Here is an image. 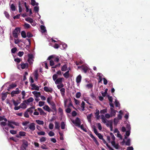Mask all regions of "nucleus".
<instances>
[{
	"instance_id": "obj_1",
	"label": "nucleus",
	"mask_w": 150,
	"mask_h": 150,
	"mask_svg": "<svg viewBox=\"0 0 150 150\" xmlns=\"http://www.w3.org/2000/svg\"><path fill=\"white\" fill-rule=\"evenodd\" d=\"M21 29L20 28L17 27L13 32V35L15 38H17L20 33Z\"/></svg>"
},
{
	"instance_id": "obj_2",
	"label": "nucleus",
	"mask_w": 150,
	"mask_h": 150,
	"mask_svg": "<svg viewBox=\"0 0 150 150\" xmlns=\"http://www.w3.org/2000/svg\"><path fill=\"white\" fill-rule=\"evenodd\" d=\"M22 142L23 143L21 147V149H22L23 148L25 149L26 148L28 147V142L25 139H23L22 140Z\"/></svg>"
},
{
	"instance_id": "obj_3",
	"label": "nucleus",
	"mask_w": 150,
	"mask_h": 150,
	"mask_svg": "<svg viewBox=\"0 0 150 150\" xmlns=\"http://www.w3.org/2000/svg\"><path fill=\"white\" fill-rule=\"evenodd\" d=\"M72 122L75 124L76 126L80 127L81 124V121L79 118L78 117L76 118L75 121H72Z\"/></svg>"
},
{
	"instance_id": "obj_4",
	"label": "nucleus",
	"mask_w": 150,
	"mask_h": 150,
	"mask_svg": "<svg viewBox=\"0 0 150 150\" xmlns=\"http://www.w3.org/2000/svg\"><path fill=\"white\" fill-rule=\"evenodd\" d=\"M28 128L31 131H33L35 129V124L34 123H31L28 126Z\"/></svg>"
},
{
	"instance_id": "obj_5",
	"label": "nucleus",
	"mask_w": 150,
	"mask_h": 150,
	"mask_svg": "<svg viewBox=\"0 0 150 150\" xmlns=\"http://www.w3.org/2000/svg\"><path fill=\"white\" fill-rule=\"evenodd\" d=\"M25 20L26 21L30 23L33 26H35L36 25L35 23H34V24H32V23H33V20L32 18L29 17L27 18H25Z\"/></svg>"
},
{
	"instance_id": "obj_6",
	"label": "nucleus",
	"mask_w": 150,
	"mask_h": 150,
	"mask_svg": "<svg viewBox=\"0 0 150 150\" xmlns=\"http://www.w3.org/2000/svg\"><path fill=\"white\" fill-rule=\"evenodd\" d=\"M33 100L34 99L33 98L30 97L28 99L24 100L23 102L25 103L26 104H28L29 103L32 102Z\"/></svg>"
},
{
	"instance_id": "obj_7",
	"label": "nucleus",
	"mask_w": 150,
	"mask_h": 150,
	"mask_svg": "<svg viewBox=\"0 0 150 150\" xmlns=\"http://www.w3.org/2000/svg\"><path fill=\"white\" fill-rule=\"evenodd\" d=\"M90 137L93 140L94 142H95L96 144L97 145H99V143L98 142L97 140H96V138L92 134H90Z\"/></svg>"
},
{
	"instance_id": "obj_8",
	"label": "nucleus",
	"mask_w": 150,
	"mask_h": 150,
	"mask_svg": "<svg viewBox=\"0 0 150 150\" xmlns=\"http://www.w3.org/2000/svg\"><path fill=\"white\" fill-rule=\"evenodd\" d=\"M43 109L48 111L49 112H50L51 111H52L49 106L47 105H45L43 107Z\"/></svg>"
},
{
	"instance_id": "obj_9",
	"label": "nucleus",
	"mask_w": 150,
	"mask_h": 150,
	"mask_svg": "<svg viewBox=\"0 0 150 150\" xmlns=\"http://www.w3.org/2000/svg\"><path fill=\"white\" fill-rule=\"evenodd\" d=\"M50 104L51 105L52 109L54 111H56L57 110V109L55 103L53 101H52Z\"/></svg>"
},
{
	"instance_id": "obj_10",
	"label": "nucleus",
	"mask_w": 150,
	"mask_h": 150,
	"mask_svg": "<svg viewBox=\"0 0 150 150\" xmlns=\"http://www.w3.org/2000/svg\"><path fill=\"white\" fill-rule=\"evenodd\" d=\"M31 86L33 87L32 88V90H35L37 91H38L39 89V88L38 86L36 85L35 84H33L31 85Z\"/></svg>"
},
{
	"instance_id": "obj_11",
	"label": "nucleus",
	"mask_w": 150,
	"mask_h": 150,
	"mask_svg": "<svg viewBox=\"0 0 150 150\" xmlns=\"http://www.w3.org/2000/svg\"><path fill=\"white\" fill-rule=\"evenodd\" d=\"M44 89L46 92H49L50 93H52L53 91V90L52 88H49L47 86H45L44 87Z\"/></svg>"
},
{
	"instance_id": "obj_12",
	"label": "nucleus",
	"mask_w": 150,
	"mask_h": 150,
	"mask_svg": "<svg viewBox=\"0 0 150 150\" xmlns=\"http://www.w3.org/2000/svg\"><path fill=\"white\" fill-rule=\"evenodd\" d=\"M38 110L39 111L40 115H46V113H45L44 111L40 108H38Z\"/></svg>"
},
{
	"instance_id": "obj_13",
	"label": "nucleus",
	"mask_w": 150,
	"mask_h": 150,
	"mask_svg": "<svg viewBox=\"0 0 150 150\" xmlns=\"http://www.w3.org/2000/svg\"><path fill=\"white\" fill-rule=\"evenodd\" d=\"M81 75H79L76 78V82L78 83L81 82Z\"/></svg>"
},
{
	"instance_id": "obj_14",
	"label": "nucleus",
	"mask_w": 150,
	"mask_h": 150,
	"mask_svg": "<svg viewBox=\"0 0 150 150\" xmlns=\"http://www.w3.org/2000/svg\"><path fill=\"white\" fill-rule=\"evenodd\" d=\"M22 4H23V5H24L25 6L26 8V12H28L29 11L30 9H29V6H27L26 5V2H24L23 1H22Z\"/></svg>"
},
{
	"instance_id": "obj_15",
	"label": "nucleus",
	"mask_w": 150,
	"mask_h": 150,
	"mask_svg": "<svg viewBox=\"0 0 150 150\" xmlns=\"http://www.w3.org/2000/svg\"><path fill=\"white\" fill-rule=\"evenodd\" d=\"M63 79V78H60L57 79L55 81V83L56 84H59L60 83H61L62 81V79Z\"/></svg>"
},
{
	"instance_id": "obj_16",
	"label": "nucleus",
	"mask_w": 150,
	"mask_h": 150,
	"mask_svg": "<svg viewBox=\"0 0 150 150\" xmlns=\"http://www.w3.org/2000/svg\"><path fill=\"white\" fill-rule=\"evenodd\" d=\"M93 114L91 113L87 116V119L88 122H91V117L93 116Z\"/></svg>"
},
{
	"instance_id": "obj_17",
	"label": "nucleus",
	"mask_w": 150,
	"mask_h": 150,
	"mask_svg": "<svg viewBox=\"0 0 150 150\" xmlns=\"http://www.w3.org/2000/svg\"><path fill=\"white\" fill-rule=\"evenodd\" d=\"M69 71H68L65 72L63 76L64 77L67 79L69 77Z\"/></svg>"
},
{
	"instance_id": "obj_18",
	"label": "nucleus",
	"mask_w": 150,
	"mask_h": 150,
	"mask_svg": "<svg viewBox=\"0 0 150 150\" xmlns=\"http://www.w3.org/2000/svg\"><path fill=\"white\" fill-rule=\"evenodd\" d=\"M80 67L82 68V70L85 73H86L87 72L88 70V67H85L82 66H81Z\"/></svg>"
},
{
	"instance_id": "obj_19",
	"label": "nucleus",
	"mask_w": 150,
	"mask_h": 150,
	"mask_svg": "<svg viewBox=\"0 0 150 150\" xmlns=\"http://www.w3.org/2000/svg\"><path fill=\"white\" fill-rule=\"evenodd\" d=\"M7 96V94L6 93H2L1 99L3 101H4L6 98Z\"/></svg>"
},
{
	"instance_id": "obj_20",
	"label": "nucleus",
	"mask_w": 150,
	"mask_h": 150,
	"mask_svg": "<svg viewBox=\"0 0 150 150\" xmlns=\"http://www.w3.org/2000/svg\"><path fill=\"white\" fill-rule=\"evenodd\" d=\"M20 93L18 91H13L11 92V94L12 97H13L15 96V94H18Z\"/></svg>"
},
{
	"instance_id": "obj_21",
	"label": "nucleus",
	"mask_w": 150,
	"mask_h": 150,
	"mask_svg": "<svg viewBox=\"0 0 150 150\" xmlns=\"http://www.w3.org/2000/svg\"><path fill=\"white\" fill-rule=\"evenodd\" d=\"M40 28L42 30V32L45 33L47 31L45 27L43 25H41L40 26Z\"/></svg>"
},
{
	"instance_id": "obj_22",
	"label": "nucleus",
	"mask_w": 150,
	"mask_h": 150,
	"mask_svg": "<svg viewBox=\"0 0 150 150\" xmlns=\"http://www.w3.org/2000/svg\"><path fill=\"white\" fill-rule=\"evenodd\" d=\"M17 85L16 83H12L9 86V89H13L17 86Z\"/></svg>"
},
{
	"instance_id": "obj_23",
	"label": "nucleus",
	"mask_w": 150,
	"mask_h": 150,
	"mask_svg": "<svg viewBox=\"0 0 150 150\" xmlns=\"http://www.w3.org/2000/svg\"><path fill=\"white\" fill-rule=\"evenodd\" d=\"M26 103H23L20 104V105L21 108L25 109L26 108L27 106L25 104Z\"/></svg>"
},
{
	"instance_id": "obj_24",
	"label": "nucleus",
	"mask_w": 150,
	"mask_h": 150,
	"mask_svg": "<svg viewBox=\"0 0 150 150\" xmlns=\"http://www.w3.org/2000/svg\"><path fill=\"white\" fill-rule=\"evenodd\" d=\"M28 66V64L27 63H22L21 65V68L22 69H25Z\"/></svg>"
},
{
	"instance_id": "obj_25",
	"label": "nucleus",
	"mask_w": 150,
	"mask_h": 150,
	"mask_svg": "<svg viewBox=\"0 0 150 150\" xmlns=\"http://www.w3.org/2000/svg\"><path fill=\"white\" fill-rule=\"evenodd\" d=\"M67 66L66 64H64L62 67L61 70L62 71H65L67 70Z\"/></svg>"
},
{
	"instance_id": "obj_26",
	"label": "nucleus",
	"mask_w": 150,
	"mask_h": 150,
	"mask_svg": "<svg viewBox=\"0 0 150 150\" xmlns=\"http://www.w3.org/2000/svg\"><path fill=\"white\" fill-rule=\"evenodd\" d=\"M110 109L111 110V114L115 116V115L116 110H115L112 108H110Z\"/></svg>"
},
{
	"instance_id": "obj_27",
	"label": "nucleus",
	"mask_w": 150,
	"mask_h": 150,
	"mask_svg": "<svg viewBox=\"0 0 150 150\" xmlns=\"http://www.w3.org/2000/svg\"><path fill=\"white\" fill-rule=\"evenodd\" d=\"M60 126L58 122H55V128L56 129H59Z\"/></svg>"
},
{
	"instance_id": "obj_28",
	"label": "nucleus",
	"mask_w": 150,
	"mask_h": 150,
	"mask_svg": "<svg viewBox=\"0 0 150 150\" xmlns=\"http://www.w3.org/2000/svg\"><path fill=\"white\" fill-rule=\"evenodd\" d=\"M21 36L24 38H25L27 36L26 35V34L24 31H23L21 32Z\"/></svg>"
},
{
	"instance_id": "obj_29",
	"label": "nucleus",
	"mask_w": 150,
	"mask_h": 150,
	"mask_svg": "<svg viewBox=\"0 0 150 150\" xmlns=\"http://www.w3.org/2000/svg\"><path fill=\"white\" fill-rule=\"evenodd\" d=\"M36 122L38 124L40 125H43L44 123L43 121H41L38 120H36Z\"/></svg>"
},
{
	"instance_id": "obj_30",
	"label": "nucleus",
	"mask_w": 150,
	"mask_h": 150,
	"mask_svg": "<svg viewBox=\"0 0 150 150\" xmlns=\"http://www.w3.org/2000/svg\"><path fill=\"white\" fill-rule=\"evenodd\" d=\"M85 103L84 101H82V103L81 104V107L82 108V111H84L85 110Z\"/></svg>"
},
{
	"instance_id": "obj_31",
	"label": "nucleus",
	"mask_w": 150,
	"mask_h": 150,
	"mask_svg": "<svg viewBox=\"0 0 150 150\" xmlns=\"http://www.w3.org/2000/svg\"><path fill=\"white\" fill-rule=\"evenodd\" d=\"M19 134L21 136L24 137L25 136L26 133L24 132L21 131L19 132Z\"/></svg>"
},
{
	"instance_id": "obj_32",
	"label": "nucleus",
	"mask_w": 150,
	"mask_h": 150,
	"mask_svg": "<svg viewBox=\"0 0 150 150\" xmlns=\"http://www.w3.org/2000/svg\"><path fill=\"white\" fill-rule=\"evenodd\" d=\"M108 110L107 108H106L105 109L102 110L100 111V113L101 114H105V113L107 112Z\"/></svg>"
},
{
	"instance_id": "obj_33",
	"label": "nucleus",
	"mask_w": 150,
	"mask_h": 150,
	"mask_svg": "<svg viewBox=\"0 0 150 150\" xmlns=\"http://www.w3.org/2000/svg\"><path fill=\"white\" fill-rule=\"evenodd\" d=\"M60 91L61 92V94L62 96H63L64 95V93L65 92V89L64 88H62L60 89Z\"/></svg>"
},
{
	"instance_id": "obj_34",
	"label": "nucleus",
	"mask_w": 150,
	"mask_h": 150,
	"mask_svg": "<svg viewBox=\"0 0 150 150\" xmlns=\"http://www.w3.org/2000/svg\"><path fill=\"white\" fill-rule=\"evenodd\" d=\"M115 104L116 107H119L120 106V104L119 102L117 100H115Z\"/></svg>"
},
{
	"instance_id": "obj_35",
	"label": "nucleus",
	"mask_w": 150,
	"mask_h": 150,
	"mask_svg": "<svg viewBox=\"0 0 150 150\" xmlns=\"http://www.w3.org/2000/svg\"><path fill=\"white\" fill-rule=\"evenodd\" d=\"M45 133L44 131H40L37 132V134L39 136L44 135Z\"/></svg>"
},
{
	"instance_id": "obj_36",
	"label": "nucleus",
	"mask_w": 150,
	"mask_h": 150,
	"mask_svg": "<svg viewBox=\"0 0 150 150\" xmlns=\"http://www.w3.org/2000/svg\"><path fill=\"white\" fill-rule=\"evenodd\" d=\"M8 122H11V123L15 125L19 126V123L18 122H15L13 121H8Z\"/></svg>"
},
{
	"instance_id": "obj_37",
	"label": "nucleus",
	"mask_w": 150,
	"mask_h": 150,
	"mask_svg": "<svg viewBox=\"0 0 150 150\" xmlns=\"http://www.w3.org/2000/svg\"><path fill=\"white\" fill-rule=\"evenodd\" d=\"M24 26L25 28H29L31 27L29 24L26 23H25Z\"/></svg>"
},
{
	"instance_id": "obj_38",
	"label": "nucleus",
	"mask_w": 150,
	"mask_h": 150,
	"mask_svg": "<svg viewBox=\"0 0 150 150\" xmlns=\"http://www.w3.org/2000/svg\"><path fill=\"white\" fill-rule=\"evenodd\" d=\"M31 4L33 6H34L35 5H38V3H36L35 0H31Z\"/></svg>"
},
{
	"instance_id": "obj_39",
	"label": "nucleus",
	"mask_w": 150,
	"mask_h": 150,
	"mask_svg": "<svg viewBox=\"0 0 150 150\" xmlns=\"http://www.w3.org/2000/svg\"><path fill=\"white\" fill-rule=\"evenodd\" d=\"M93 130L94 132V133L95 134L97 135V134H98L99 133L98 132L96 128V127L95 126H93Z\"/></svg>"
},
{
	"instance_id": "obj_40",
	"label": "nucleus",
	"mask_w": 150,
	"mask_h": 150,
	"mask_svg": "<svg viewBox=\"0 0 150 150\" xmlns=\"http://www.w3.org/2000/svg\"><path fill=\"white\" fill-rule=\"evenodd\" d=\"M65 125L64 122H62L61 123V128L62 129H64L65 128Z\"/></svg>"
},
{
	"instance_id": "obj_41",
	"label": "nucleus",
	"mask_w": 150,
	"mask_h": 150,
	"mask_svg": "<svg viewBox=\"0 0 150 150\" xmlns=\"http://www.w3.org/2000/svg\"><path fill=\"white\" fill-rule=\"evenodd\" d=\"M108 90V89L106 88L105 89L104 92H102L101 94L103 97H104L106 96V94L107 93Z\"/></svg>"
},
{
	"instance_id": "obj_42",
	"label": "nucleus",
	"mask_w": 150,
	"mask_h": 150,
	"mask_svg": "<svg viewBox=\"0 0 150 150\" xmlns=\"http://www.w3.org/2000/svg\"><path fill=\"white\" fill-rule=\"evenodd\" d=\"M11 10L13 11H15L16 10V7L15 5L12 4L11 5Z\"/></svg>"
},
{
	"instance_id": "obj_43",
	"label": "nucleus",
	"mask_w": 150,
	"mask_h": 150,
	"mask_svg": "<svg viewBox=\"0 0 150 150\" xmlns=\"http://www.w3.org/2000/svg\"><path fill=\"white\" fill-rule=\"evenodd\" d=\"M46 140V137H42L40 139V141L41 142H45Z\"/></svg>"
},
{
	"instance_id": "obj_44",
	"label": "nucleus",
	"mask_w": 150,
	"mask_h": 150,
	"mask_svg": "<svg viewBox=\"0 0 150 150\" xmlns=\"http://www.w3.org/2000/svg\"><path fill=\"white\" fill-rule=\"evenodd\" d=\"M26 110L28 112H29L30 115H31L33 112V110L30 108Z\"/></svg>"
},
{
	"instance_id": "obj_45",
	"label": "nucleus",
	"mask_w": 150,
	"mask_h": 150,
	"mask_svg": "<svg viewBox=\"0 0 150 150\" xmlns=\"http://www.w3.org/2000/svg\"><path fill=\"white\" fill-rule=\"evenodd\" d=\"M125 144L127 146H130V139H128L126 142Z\"/></svg>"
},
{
	"instance_id": "obj_46",
	"label": "nucleus",
	"mask_w": 150,
	"mask_h": 150,
	"mask_svg": "<svg viewBox=\"0 0 150 150\" xmlns=\"http://www.w3.org/2000/svg\"><path fill=\"white\" fill-rule=\"evenodd\" d=\"M27 36L28 38H31L33 36V35L31 33L29 32H28L27 33Z\"/></svg>"
},
{
	"instance_id": "obj_47",
	"label": "nucleus",
	"mask_w": 150,
	"mask_h": 150,
	"mask_svg": "<svg viewBox=\"0 0 150 150\" xmlns=\"http://www.w3.org/2000/svg\"><path fill=\"white\" fill-rule=\"evenodd\" d=\"M81 95V93L80 92H78L76 93V98H78L80 97Z\"/></svg>"
},
{
	"instance_id": "obj_48",
	"label": "nucleus",
	"mask_w": 150,
	"mask_h": 150,
	"mask_svg": "<svg viewBox=\"0 0 150 150\" xmlns=\"http://www.w3.org/2000/svg\"><path fill=\"white\" fill-rule=\"evenodd\" d=\"M54 57H55V55H52L49 56L48 57L47 60H50L54 58Z\"/></svg>"
},
{
	"instance_id": "obj_49",
	"label": "nucleus",
	"mask_w": 150,
	"mask_h": 150,
	"mask_svg": "<svg viewBox=\"0 0 150 150\" xmlns=\"http://www.w3.org/2000/svg\"><path fill=\"white\" fill-rule=\"evenodd\" d=\"M24 116L25 117L27 118H28L29 117V115L28 114V112L27 111V110L24 113Z\"/></svg>"
},
{
	"instance_id": "obj_50",
	"label": "nucleus",
	"mask_w": 150,
	"mask_h": 150,
	"mask_svg": "<svg viewBox=\"0 0 150 150\" xmlns=\"http://www.w3.org/2000/svg\"><path fill=\"white\" fill-rule=\"evenodd\" d=\"M29 123V121H25L22 123V124L23 125L25 126L27 125Z\"/></svg>"
},
{
	"instance_id": "obj_51",
	"label": "nucleus",
	"mask_w": 150,
	"mask_h": 150,
	"mask_svg": "<svg viewBox=\"0 0 150 150\" xmlns=\"http://www.w3.org/2000/svg\"><path fill=\"white\" fill-rule=\"evenodd\" d=\"M17 50L16 47H14L11 50V52L12 53H15Z\"/></svg>"
},
{
	"instance_id": "obj_52",
	"label": "nucleus",
	"mask_w": 150,
	"mask_h": 150,
	"mask_svg": "<svg viewBox=\"0 0 150 150\" xmlns=\"http://www.w3.org/2000/svg\"><path fill=\"white\" fill-rule=\"evenodd\" d=\"M52 99V97H49L47 98V101L49 104H50L51 103V102H50V101Z\"/></svg>"
},
{
	"instance_id": "obj_53",
	"label": "nucleus",
	"mask_w": 150,
	"mask_h": 150,
	"mask_svg": "<svg viewBox=\"0 0 150 150\" xmlns=\"http://www.w3.org/2000/svg\"><path fill=\"white\" fill-rule=\"evenodd\" d=\"M54 58V61L55 62H58L59 61V58L58 56H57L56 57H55Z\"/></svg>"
},
{
	"instance_id": "obj_54",
	"label": "nucleus",
	"mask_w": 150,
	"mask_h": 150,
	"mask_svg": "<svg viewBox=\"0 0 150 150\" xmlns=\"http://www.w3.org/2000/svg\"><path fill=\"white\" fill-rule=\"evenodd\" d=\"M39 10V7L36 6L34 7V11L36 13L38 12Z\"/></svg>"
},
{
	"instance_id": "obj_55",
	"label": "nucleus",
	"mask_w": 150,
	"mask_h": 150,
	"mask_svg": "<svg viewBox=\"0 0 150 150\" xmlns=\"http://www.w3.org/2000/svg\"><path fill=\"white\" fill-rule=\"evenodd\" d=\"M61 65V64L60 63H58V64L55 65L53 67H52V68H56L57 67H59Z\"/></svg>"
},
{
	"instance_id": "obj_56",
	"label": "nucleus",
	"mask_w": 150,
	"mask_h": 150,
	"mask_svg": "<svg viewBox=\"0 0 150 150\" xmlns=\"http://www.w3.org/2000/svg\"><path fill=\"white\" fill-rule=\"evenodd\" d=\"M24 54V52H19L18 54V55L19 57H22Z\"/></svg>"
},
{
	"instance_id": "obj_57",
	"label": "nucleus",
	"mask_w": 150,
	"mask_h": 150,
	"mask_svg": "<svg viewBox=\"0 0 150 150\" xmlns=\"http://www.w3.org/2000/svg\"><path fill=\"white\" fill-rule=\"evenodd\" d=\"M4 13L7 18H8L9 17L10 15L7 12L5 11Z\"/></svg>"
},
{
	"instance_id": "obj_58",
	"label": "nucleus",
	"mask_w": 150,
	"mask_h": 150,
	"mask_svg": "<svg viewBox=\"0 0 150 150\" xmlns=\"http://www.w3.org/2000/svg\"><path fill=\"white\" fill-rule=\"evenodd\" d=\"M108 99L110 102H112V98L111 96H110L109 95L108 96Z\"/></svg>"
},
{
	"instance_id": "obj_59",
	"label": "nucleus",
	"mask_w": 150,
	"mask_h": 150,
	"mask_svg": "<svg viewBox=\"0 0 150 150\" xmlns=\"http://www.w3.org/2000/svg\"><path fill=\"white\" fill-rule=\"evenodd\" d=\"M97 136L100 139H103V136L101 134L99 133L97 134Z\"/></svg>"
},
{
	"instance_id": "obj_60",
	"label": "nucleus",
	"mask_w": 150,
	"mask_h": 150,
	"mask_svg": "<svg viewBox=\"0 0 150 150\" xmlns=\"http://www.w3.org/2000/svg\"><path fill=\"white\" fill-rule=\"evenodd\" d=\"M28 56V59H33V55L32 54H29Z\"/></svg>"
},
{
	"instance_id": "obj_61",
	"label": "nucleus",
	"mask_w": 150,
	"mask_h": 150,
	"mask_svg": "<svg viewBox=\"0 0 150 150\" xmlns=\"http://www.w3.org/2000/svg\"><path fill=\"white\" fill-rule=\"evenodd\" d=\"M54 125L53 124L50 123L49 125V128L51 129H52L53 128Z\"/></svg>"
},
{
	"instance_id": "obj_62",
	"label": "nucleus",
	"mask_w": 150,
	"mask_h": 150,
	"mask_svg": "<svg viewBox=\"0 0 150 150\" xmlns=\"http://www.w3.org/2000/svg\"><path fill=\"white\" fill-rule=\"evenodd\" d=\"M48 135L50 137H52V136H54V132H53L52 131H50L48 133Z\"/></svg>"
},
{
	"instance_id": "obj_63",
	"label": "nucleus",
	"mask_w": 150,
	"mask_h": 150,
	"mask_svg": "<svg viewBox=\"0 0 150 150\" xmlns=\"http://www.w3.org/2000/svg\"><path fill=\"white\" fill-rule=\"evenodd\" d=\"M10 132L12 134H15L16 133V131L13 130H10Z\"/></svg>"
},
{
	"instance_id": "obj_64",
	"label": "nucleus",
	"mask_w": 150,
	"mask_h": 150,
	"mask_svg": "<svg viewBox=\"0 0 150 150\" xmlns=\"http://www.w3.org/2000/svg\"><path fill=\"white\" fill-rule=\"evenodd\" d=\"M54 61L52 60H50V64L51 66H54Z\"/></svg>"
}]
</instances>
